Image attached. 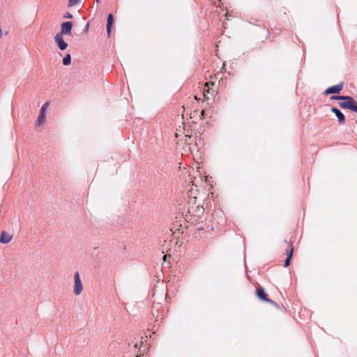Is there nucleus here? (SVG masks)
Returning a JSON list of instances; mask_svg holds the SVG:
<instances>
[{
    "mask_svg": "<svg viewBox=\"0 0 357 357\" xmlns=\"http://www.w3.org/2000/svg\"><path fill=\"white\" fill-rule=\"evenodd\" d=\"M256 296L261 301L268 302L273 305H276V303L273 300L268 299L267 294L265 292L264 288L259 287L256 289Z\"/></svg>",
    "mask_w": 357,
    "mask_h": 357,
    "instance_id": "obj_4",
    "label": "nucleus"
},
{
    "mask_svg": "<svg viewBox=\"0 0 357 357\" xmlns=\"http://www.w3.org/2000/svg\"><path fill=\"white\" fill-rule=\"evenodd\" d=\"M193 190H193V188H192V189L190 190L191 195H192V196H193L195 198H196L197 193H194V192H193Z\"/></svg>",
    "mask_w": 357,
    "mask_h": 357,
    "instance_id": "obj_16",
    "label": "nucleus"
},
{
    "mask_svg": "<svg viewBox=\"0 0 357 357\" xmlns=\"http://www.w3.org/2000/svg\"><path fill=\"white\" fill-rule=\"evenodd\" d=\"M331 110L332 112H333L336 115V116L338 119L339 123L342 124L344 122V121H345L344 115L342 114V112L340 110H339L336 107H332L331 109Z\"/></svg>",
    "mask_w": 357,
    "mask_h": 357,
    "instance_id": "obj_12",
    "label": "nucleus"
},
{
    "mask_svg": "<svg viewBox=\"0 0 357 357\" xmlns=\"http://www.w3.org/2000/svg\"><path fill=\"white\" fill-rule=\"evenodd\" d=\"M195 174L196 175L194 176L191 183L192 186L195 187L196 192H198V188H204L209 185L208 178V176L202 175L199 171H197Z\"/></svg>",
    "mask_w": 357,
    "mask_h": 357,
    "instance_id": "obj_2",
    "label": "nucleus"
},
{
    "mask_svg": "<svg viewBox=\"0 0 357 357\" xmlns=\"http://www.w3.org/2000/svg\"><path fill=\"white\" fill-rule=\"evenodd\" d=\"M84 290L83 284L80 279L79 273L76 271L74 274L73 293L75 296L80 295Z\"/></svg>",
    "mask_w": 357,
    "mask_h": 357,
    "instance_id": "obj_3",
    "label": "nucleus"
},
{
    "mask_svg": "<svg viewBox=\"0 0 357 357\" xmlns=\"http://www.w3.org/2000/svg\"><path fill=\"white\" fill-rule=\"evenodd\" d=\"M185 137H188L189 139L190 138V136H188V135H185Z\"/></svg>",
    "mask_w": 357,
    "mask_h": 357,
    "instance_id": "obj_20",
    "label": "nucleus"
},
{
    "mask_svg": "<svg viewBox=\"0 0 357 357\" xmlns=\"http://www.w3.org/2000/svg\"><path fill=\"white\" fill-rule=\"evenodd\" d=\"M331 99L342 100L339 103L342 109H349L357 113V103L351 96H333Z\"/></svg>",
    "mask_w": 357,
    "mask_h": 357,
    "instance_id": "obj_1",
    "label": "nucleus"
},
{
    "mask_svg": "<svg viewBox=\"0 0 357 357\" xmlns=\"http://www.w3.org/2000/svg\"><path fill=\"white\" fill-rule=\"evenodd\" d=\"M97 2H99V0H96Z\"/></svg>",
    "mask_w": 357,
    "mask_h": 357,
    "instance_id": "obj_21",
    "label": "nucleus"
},
{
    "mask_svg": "<svg viewBox=\"0 0 357 357\" xmlns=\"http://www.w3.org/2000/svg\"><path fill=\"white\" fill-rule=\"evenodd\" d=\"M65 17L71 19L73 17V15L70 13H67Z\"/></svg>",
    "mask_w": 357,
    "mask_h": 357,
    "instance_id": "obj_17",
    "label": "nucleus"
},
{
    "mask_svg": "<svg viewBox=\"0 0 357 357\" xmlns=\"http://www.w3.org/2000/svg\"><path fill=\"white\" fill-rule=\"evenodd\" d=\"M137 357H140V356H137Z\"/></svg>",
    "mask_w": 357,
    "mask_h": 357,
    "instance_id": "obj_22",
    "label": "nucleus"
},
{
    "mask_svg": "<svg viewBox=\"0 0 357 357\" xmlns=\"http://www.w3.org/2000/svg\"><path fill=\"white\" fill-rule=\"evenodd\" d=\"M71 63V56L70 54L66 55V56L63 59V64L64 66H68Z\"/></svg>",
    "mask_w": 357,
    "mask_h": 357,
    "instance_id": "obj_14",
    "label": "nucleus"
},
{
    "mask_svg": "<svg viewBox=\"0 0 357 357\" xmlns=\"http://www.w3.org/2000/svg\"><path fill=\"white\" fill-rule=\"evenodd\" d=\"M344 83H340L337 85L328 87L324 92L325 95H328L331 93H340L342 89H343Z\"/></svg>",
    "mask_w": 357,
    "mask_h": 357,
    "instance_id": "obj_8",
    "label": "nucleus"
},
{
    "mask_svg": "<svg viewBox=\"0 0 357 357\" xmlns=\"http://www.w3.org/2000/svg\"><path fill=\"white\" fill-rule=\"evenodd\" d=\"M54 41L61 50H64L68 47V43L64 40L63 35L56 33L54 36Z\"/></svg>",
    "mask_w": 357,
    "mask_h": 357,
    "instance_id": "obj_7",
    "label": "nucleus"
},
{
    "mask_svg": "<svg viewBox=\"0 0 357 357\" xmlns=\"http://www.w3.org/2000/svg\"><path fill=\"white\" fill-rule=\"evenodd\" d=\"M73 27V23L71 22H65L61 24V31L59 34L61 35H71V30Z\"/></svg>",
    "mask_w": 357,
    "mask_h": 357,
    "instance_id": "obj_6",
    "label": "nucleus"
},
{
    "mask_svg": "<svg viewBox=\"0 0 357 357\" xmlns=\"http://www.w3.org/2000/svg\"><path fill=\"white\" fill-rule=\"evenodd\" d=\"M167 255H164V256H163V259H164L165 261L167 259Z\"/></svg>",
    "mask_w": 357,
    "mask_h": 357,
    "instance_id": "obj_19",
    "label": "nucleus"
},
{
    "mask_svg": "<svg viewBox=\"0 0 357 357\" xmlns=\"http://www.w3.org/2000/svg\"><path fill=\"white\" fill-rule=\"evenodd\" d=\"M13 239V235L5 231H3L1 233V235H0V243H3V244H6V243H8L9 242L11 241V240Z\"/></svg>",
    "mask_w": 357,
    "mask_h": 357,
    "instance_id": "obj_9",
    "label": "nucleus"
},
{
    "mask_svg": "<svg viewBox=\"0 0 357 357\" xmlns=\"http://www.w3.org/2000/svg\"><path fill=\"white\" fill-rule=\"evenodd\" d=\"M293 252H294L293 245L291 243H289V246H288V248L287 249V258L286 259L284 264V267H287L288 266H289L290 260H291V259L292 257Z\"/></svg>",
    "mask_w": 357,
    "mask_h": 357,
    "instance_id": "obj_10",
    "label": "nucleus"
},
{
    "mask_svg": "<svg viewBox=\"0 0 357 357\" xmlns=\"http://www.w3.org/2000/svg\"><path fill=\"white\" fill-rule=\"evenodd\" d=\"M204 113H205V111L204 109L202 110L201 112V116L204 118Z\"/></svg>",
    "mask_w": 357,
    "mask_h": 357,
    "instance_id": "obj_18",
    "label": "nucleus"
},
{
    "mask_svg": "<svg viewBox=\"0 0 357 357\" xmlns=\"http://www.w3.org/2000/svg\"><path fill=\"white\" fill-rule=\"evenodd\" d=\"M49 107V102H45L40 110V114L38 115V120H37V124L38 126L43 125L45 123V112L47 109Z\"/></svg>",
    "mask_w": 357,
    "mask_h": 357,
    "instance_id": "obj_5",
    "label": "nucleus"
},
{
    "mask_svg": "<svg viewBox=\"0 0 357 357\" xmlns=\"http://www.w3.org/2000/svg\"><path fill=\"white\" fill-rule=\"evenodd\" d=\"M113 20H114V18H113L112 14H109L107 16V33L108 36H109L110 33H111Z\"/></svg>",
    "mask_w": 357,
    "mask_h": 357,
    "instance_id": "obj_13",
    "label": "nucleus"
},
{
    "mask_svg": "<svg viewBox=\"0 0 357 357\" xmlns=\"http://www.w3.org/2000/svg\"><path fill=\"white\" fill-rule=\"evenodd\" d=\"M79 0H69L68 6H73L78 3Z\"/></svg>",
    "mask_w": 357,
    "mask_h": 357,
    "instance_id": "obj_15",
    "label": "nucleus"
},
{
    "mask_svg": "<svg viewBox=\"0 0 357 357\" xmlns=\"http://www.w3.org/2000/svg\"><path fill=\"white\" fill-rule=\"evenodd\" d=\"M210 85L211 86H213L214 85V82H206L205 84H204V96L207 98V99H209V96L208 95L210 94L211 96H213V91H211V88H210Z\"/></svg>",
    "mask_w": 357,
    "mask_h": 357,
    "instance_id": "obj_11",
    "label": "nucleus"
}]
</instances>
